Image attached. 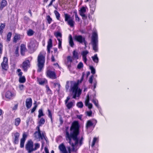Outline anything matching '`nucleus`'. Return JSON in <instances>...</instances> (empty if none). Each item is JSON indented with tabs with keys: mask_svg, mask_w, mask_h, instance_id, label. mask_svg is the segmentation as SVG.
<instances>
[{
	"mask_svg": "<svg viewBox=\"0 0 153 153\" xmlns=\"http://www.w3.org/2000/svg\"><path fill=\"white\" fill-rule=\"evenodd\" d=\"M67 60L68 63H69V64L68 65V67L69 68L71 66V63L72 62V58L70 56H68L67 57Z\"/></svg>",
	"mask_w": 153,
	"mask_h": 153,
	"instance_id": "obj_30",
	"label": "nucleus"
},
{
	"mask_svg": "<svg viewBox=\"0 0 153 153\" xmlns=\"http://www.w3.org/2000/svg\"><path fill=\"white\" fill-rule=\"evenodd\" d=\"M69 42L70 45L72 47H73L74 43L72 37L71 35H70L69 36Z\"/></svg>",
	"mask_w": 153,
	"mask_h": 153,
	"instance_id": "obj_26",
	"label": "nucleus"
},
{
	"mask_svg": "<svg viewBox=\"0 0 153 153\" xmlns=\"http://www.w3.org/2000/svg\"><path fill=\"white\" fill-rule=\"evenodd\" d=\"M94 61L96 63H97L98 62V58L97 56V54H95L94 56L92 57Z\"/></svg>",
	"mask_w": 153,
	"mask_h": 153,
	"instance_id": "obj_33",
	"label": "nucleus"
},
{
	"mask_svg": "<svg viewBox=\"0 0 153 153\" xmlns=\"http://www.w3.org/2000/svg\"><path fill=\"white\" fill-rule=\"evenodd\" d=\"M25 148L29 153L34 151L33 143L32 141L31 140L29 141L26 145Z\"/></svg>",
	"mask_w": 153,
	"mask_h": 153,
	"instance_id": "obj_6",
	"label": "nucleus"
},
{
	"mask_svg": "<svg viewBox=\"0 0 153 153\" xmlns=\"http://www.w3.org/2000/svg\"><path fill=\"white\" fill-rule=\"evenodd\" d=\"M70 87L71 91L72 92L73 98L75 99L79 97L81 93L82 90L78 88V84L73 82L67 81L65 85L66 91H68Z\"/></svg>",
	"mask_w": 153,
	"mask_h": 153,
	"instance_id": "obj_2",
	"label": "nucleus"
},
{
	"mask_svg": "<svg viewBox=\"0 0 153 153\" xmlns=\"http://www.w3.org/2000/svg\"><path fill=\"white\" fill-rule=\"evenodd\" d=\"M54 85L56 87H58V90H59L60 86V84L59 83H55Z\"/></svg>",
	"mask_w": 153,
	"mask_h": 153,
	"instance_id": "obj_54",
	"label": "nucleus"
},
{
	"mask_svg": "<svg viewBox=\"0 0 153 153\" xmlns=\"http://www.w3.org/2000/svg\"><path fill=\"white\" fill-rule=\"evenodd\" d=\"M52 47V40L49 39L48 42L47 50L49 53H50V49Z\"/></svg>",
	"mask_w": 153,
	"mask_h": 153,
	"instance_id": "obj_21",
	"label": "nucleus"
},
{
	"mask_svg": "<svg viewBox=\"0 0 153 153\" xmlns=\"http://www.w3.org/2000/svg\"><path fill=\"white\" fill-rule=\"evenodd\" d=\"M21 119L19 118H17L15 120V125L16 126H18L20 124Z\"/></svg>",
	"mask_w": 153,
	"mask_h": 153,
	"instance_id": "obj_28",
	"label": "nucleus"
},
{
	"mask_svg": "<svg viewBox=\"0 0 153 153\" xmlns=\"http://www.w3.org/2000/svg\"><path fill=\"white\" fill-rule=\"evenodd\" d=\"M46 74L48 77L52 79H54L56 78V73L55 72L50 70L47 71Z\"/></svg>",
	"mask_w": 153,
	"mask_h": 153,
	"instance_id": "obj_8",
	"label": "nucleus"
},
{
	"mask_svg": "<svg viewBox=\"0 0 153 153\" xmlns=\"http://www.w3.org/2000/svg\"><path fill=\"white\" fill-rule=\"evenodd\" d=\"M65 104H66L67 107L69 109L71 108L74 105V102H71Z\"/></svg>",
	"mask_w": 153,
	"mask_h": 153,
	"instance_id": "obj_27",
	"label": "nucleus"
},
{
	"mask_svg": "<svg viewBox=\"0 0 153 153\" xmlns=\"http://www.w3.org/2000/svg\"><path fill=\"white\" fill-rule=\"evenodd\" d=\"M89 97L88 95L87 96V99H86L85 104L86 106H87L89 108H91L92 107V105L90 103H89Z\"/></svg>",
	"mask_w": 153,
	"mask_h": 153,
	"instance_id": "obj_16",
	"label": "nucleus"
},
{
	"mask_svg": "<svg viewBox=\"0 0 153 153\" xmlns=\"http://www.w3.org/2000/svg\"><path fill=\"white\" fill-rule=\"evenodd\" d=\"M26 50L25 45L23 44H22L21 46V52L22 55H24L25 52Z\"/></svg>",
	"mask_w": 153,
	"mask_h": 153,
	"instance_id": "obj_23",
	"label": "nucleus"
},
{
	"mask_svg": "<svg viewBox=\"0 0 153 153\" xmlns=\"http://www.w3.org/2000/svg\"><path fill=\"white\" fill-rule=\"evenodd\" d=\"M73 57L74 59H78L79 58V54L76 50H74L73 52Z\"/></svg>",
	"mask_w": 153,
	"mask_h": 153,
	"instance_id": "obj_25",
	"label": "nucleus"
},
{
	"mask_svg": "<svg viewBox=\"0 0 153 153\" xmlns=\"http://www.w3.org/2000/svg\"><path fill=\"white\" fill-rule=\"evenodd\" d=\"M62 40L61 39L58 38V41H59L58 43V48H62Z\"/></svg>",
	"mask_w": 153,
	"mask_h": 153,
	"instance_id": "obj_42",
	"label": "nucleus"
},
{
	"mask_svg": "<svg viewBox=\"0 0 153 153\" xmlns=\"http://www.w3.org/2000/svg\"><path fill=\"white\" fill-rule=\"evenodd\" d=\"M30 119V117H28V119H27V120L26 121L27 123V125H28V123L29 122Z\"/></svg>",
	"mask_w": 153,
	"mask_h": 153,
	"instance_id": "obj_63",
	"label": "nucleus"
},
{
	"mask_svg": "<svg viewBox=\"0 0 153 153\" xmlns=\"http://www.w3.org/2000/svg\"><path fill=\"white\" fill-rule=\"evenodd\" d=\"M70 99V97H68L65 100V103H67L68 102V101Z\"/></svg>",
	"mask_w": 153,
	"mask_h": 153,
	"instance_id": "obj_58",
	"label": "nucleus"
},
{
	"mask_svg": "<svg viewBox=\"0 0 153 153\" xmlns=\"http://www.w3.org/2000/svg\"><path fill=\"white\" fill-rule=\"evenodd\" d=\"M39 114L38 115V117L39 118L43 116L44 114L43 113L42 110V109H40L39 110Z\"/></svg>",
	"mask_w": 153,
	"mask_h": 153,
	"instance_id": "obj_36",
	"label": "nucleus"
},
{
	"mask_svg": "<svg viewBox=\"0 0 153 153\" xmlns=\"http://www.w3.org/2000/svg\"><path fill=\"white\" fill-rule=\"evenodd\" d=\"M27 137V135L25 134H23L22 135V138L20 140V146L21 148H23L24 147V143L26 140Z\"/></svg>",
	"mask_w": 153,
	"mask_h": 153,
	"instance_id": "obj_15",
	"label": "nucleus"
},
{
	"mask_svg": "<svg viewBox=\"0 0 153 153\" xmlns=\"http://www.w3.org/2000/svg\"><path fill=\"white\" fill-rule=\"evenodd\" d=\"M38 46V43L35 40L31 41L28 47L31 49H34L35 47Z\"/></svg>",
	"mask_w": 153,
	"mask_h": 153,
	"instance_id": "obj_14",
	"label": "nucleus"
},
{
	"mask_svg": "<svg viewBox=\"0 0 153 153\" xmlns=\"http://www.w3.org/2000/svg\"><path fill=\"white\" fill-rule=\"evenodd\" d=\"M68 128L67 127L65 130L66 140L68 141L72 148L71 149L69 146H67V148L69 153H71V152H76V147L78 144H79L80 146L81 145L83 138L82 137L79 140L77 137V135L79 134V125L78 122L74 121L72 123L70 128V134L68 131Z\"/></svg>",
	"mask_w": 153,
	"mask_h": 153,
	"instance_id": "obj_1",
	"label": "nucleus"
},
{
	"mask_svg": "<svg viewBox=\"0 0 153 153\" xmlns=\"http://www.w3.org/2000/svg\"><path fill=\"white\" fill-rule=\"evenodd\" d=\"M65 21L67 22L68 24L71 27H73L75 23L73 19L71 18L70 16L68 14H64Z\"/></svg>",
	"mask_w": 153,
	"mask_h": 153,
	"instance_id": "obj_5",
	"label": "nucleus"
},
{
	"mask_svg": "<svg viewBox=\"0 0 153 153\" xmlns=\"http://www.w3.org/2000/svg\"><path fill=\"white\" fill-rule=\"evenodd\" d=\"M19 88L20 90H22L24 89V85H20L19 86Z\"/></svg>",
	"mask_w": 153,
	"mask_h": 153,
	"instance_id": "obj_55",
	"label": "nucleus"
},
{
	"mask_svg": "<svg viewBox=\"0 0 153 153\" xmlns=\"http://www.w3.org/2000/svg\"><path fill=\"white\" fill-rule=\"evenodd\" d=\"M38 81L39 84L41 85L45 84L47 82V80L45 79H38Z\"/></svg>",
	"mask_w": 153,
	"mask_h": 153,
	"instance_id": "obj_22",
	"label": "nucleus"
},
{
	"mask_svg": "<svg viewBox=\"0 0 153 153\" xmlns=\"http://www.w3.org/2000/svg\"><path fill=\"white\" fill-rule=\"evenodd\" d=\"M90 69L91 70V73L93 74H94L95 73V70L93 67H90Z\"/></svg>",
	"mask_w": 153,
	"mask_h": 153,
	"instance_id": "obj_48",
	"label": "nucleus"
},
{
	"mask_svg": "<svg viewBox=\"0 0 153 153\" xmlns=\"http://www.w3.org/2000/svg\"><path fill=\"white\" fill-rule=\"evenodd\" d=\"M28 35L31 36L33 35V31L31 30H29L27 32Z\"/></svg>",
	"mask_w": 153,
	"mask_h": 153,
	"instance_id": "obj_40",
	"label": "nucleus"
},
{
	"mask_svg": "<svg viewBox=\"0 0 153 153\" xmlns=\"http://www.w3.org/2000/svg\"><path fill=\"white\" fill-rule=\"evenodd\" d=\"M20 39V36L19 35H16L14 38L13 41L15 42H16L18 40Z\"/></svg>",
	"mask_w": 153,
	"mask_h": 153,
	"instance_id": "obj_29",
	"label": "nucleus"
},
{
	"mask_svg": "<svg viewBox=\"0 0 153 153\" xmlns=\"http://www.w3.org/2000/svg\"><path fill=\"white\" fill-rule=\"evenodd\" d=\"M14 94L12 93L11 91H7L5 94V97L7 98L11 99L14 96Z\"/></svg>",
	"mask_w": 153,
	"mask_h": 153,
	"instance_id": "obj_19",
	"label": "nucleus"
},
{
	"mask_svg": "<svg viewBox=\"0 0 153 153\" xmlns=\"http://www.w3.org/2000/svg\"><path fill=\"white\" fill-rule=\"evenodd\" d=\"M26 106L28 108H30L32 105V100L31 98L27 99L26 100Z\"/></svg>",
	"mask_w": 153,
	"mask_h": 153,
	"instance_id": "obj_17",
	"label": "nucleus"
},
{
	"mask_svg": "<svg viewBox=\"0 0 153 153\" xmlns=\"http://www.w3.org/2000/svg\"><path fill=\"white\" fill-rule=\"evenodd\" d=\"M45 153H49L48 148H47L46 147L45 148Z\"/></svg>",
	"mask_w": 153,
	"mask_h": 153,
	"instance_id": "obj_60",
	"label": "nucleus"
},
{
	"mask_svg": "<svg viewBox=\"0 0 153 153\" xmlns=\"http://www.w3.org/2000/svg\"><path fill=\"white\" fill-rule=\"evenodd\" d=\"M3 48V45L2 44L0 43V54L2 52Z\"/></svg>",
	"mask_w": 153,
	"mask_h": 153,
	"instance_id": "obj_57",
	"label": "nucleus"
},
{
	"mask_svg": "<svg viewBox=\"0 0 153 153\" xmlns=\"http://www.w3.org/2000/svg\"><path fill=\"white\" fill-rule=\"evenodd\" d=\"M25 78L24 76H21L19 77V81L20 83H23L25 82Z\"/></svg>",
	"mask_w": 153,
	"mask_h": 153,
	"instance_id": "obj_31",
	"label": "nucleus"
},
{
	"mask_svg": "<svg viewBox=\"0 0 153 153\" xmlns=\"http://www.w3.org/2000/svg\"><path fill=\"white\" fill-rule=\"evenodd\" d=\"M20 134L19 133L17 132L14 134V137L13 138L14 143L16 144H17L19 143V138Z\"/></svg>",
	"mask_w": 153,
	"mask_h": 153,
	"instance_id": "obj_18",
	"label": "nucleus"
},
{
	"mask_svg": "<svg viewBox=\"0 0 153 153\" xmlns=\"http://www.w3.org/2000/svg\"><path fill=\"white\" fill-rule=\"evenodd\" d=\"M86 7H82L80 10H79V14L82 17L83 19H86L87 18V16L85 14L86 12Z\"/></svg>",
	"mask_w": 153,
	"mask_h": 153,
	"instance_id": "obj_7",
	"label": "nucleus"
},
{
	"mask_svg": "<svg viewBox=\"0 0 153 153\" xmlns=\"http://www.w3.org/2000/svg\"><path fill=\"white\" fill-rule=\"evenodd\" d=\"M75 39L77 41L80 43L84 42V44L86 46V42L85 40V39L82 36L80 35L76 36L74 37ZM86 47V46H85Z\"/></svg>",
	"mask_w": 153,
	"mask_h": 153,
	"instance_id": "obj_10",
	"label": "nucleus"
},
{
	"mask_svg": "<svg viewBox=\"0 0 153 153\" xmlns=\"http://www.w3.org/2000/svg\"><path fill=\"white\" fill-rule=\"evenodd\" d=\"M91 43L93 50L95 52H97L98 49V35L96 32H94L93 33Z\"/></svg>",
	"mask_w": 153,
	"mask_h": 153,
	"instance_id": "obj_4",
	"label": "nucleus"
},
{
	"mask_svg": "<svg viewBox=\"0 0 153 153\" xmlns=\"http://www.w3.org/2000/svg\"><path fill=\"white\" fill-rule=\"evenodd\" d=\"M75 18L76 21H78V22H79V18L78 16V15H77L76 13L75 15Z\"/></svg>",
	"mask_w": 153,
	"mask_h": 153,
	"instance_id": "obj_56",
	"label": "nucleus"
},
{
	"mask_svg": "<svg viewBox=\"0 0 153 153\" xmlns=\"http://www.w3.org/2000/svg\"><path fill=\"white\" fill-rule=\"evenodd\" d=\"M94 103L95 105L97 107H98V101L97 100H96V99H94L92 101Z\"/></svg>",
	"mask_w": 153,
	"mask_h": 153,
	"instance_id": "obj_47",
	"label": "nucleus"
},
{
	"mask_svg": "<svg viewBox=\"0 0 153 153\" xmlns=\"http://www.w3.org/2000/svg\"><path fill=\"white\" fill-rule=\"evenodd\" d=\"M93 125L92 123L91 120H88V121L86 125V127L88 128V127H89L91 126H92Z\"/></svg>",
	"mask_w": 153,
	"mask_h": 153,
	"instance_id": "obj_34",
	"label": "nucleus"
},
{
	"mask_svg": "<svg viewBox=\"0 0 153 153\" xmlns=\"http://www.w3.org/2000/svg\"><path fill=\"white\" fill-rule=\"evenodd\" d=\"M37 107V105L36 104L34 107L33 108L31 109V113H33L36 110V108Z\"/></svg>",
	"mask_w": 153,
	"mask_h": 153,
	"instance_id": "obj_51",
	"label": "nucleus"
},
{
	"mask_svg": "<svg viewBox=\"0 0 153 153\" xmlns=\"http://www.w3.org/2000/svg\"><path fill=\"white\" fill-rule=\"evenodd\" d=\"M12 33L11 32H9L7 36V40L8 41H9L10 40V38L11 37Z\"/></svg>",
	"mask_w": 153,
	"mask_h": 153,
	"instance_id": "obj_39",
	"label": "nucleus"
},
{
	"mask_svg": "<svg viewBox=\"0 0 153 153\" xmlns=\"http://www.w3.org/2000/svg\"><path fill=\"white\" fill-rule=\"evenodd\" d=\"M97 140V138L96 137H94L93 139V140L92 142V143L91 145V146L93 147L95 145V143Z\"/></svg>",
	"mask_w": 153,
	"mask_h": 153,
	"instance_id": "obj_46",
	"label": "nucleus"
},
{
	"mask_svg": "<svg viewBox=\"0 0 153 153\" xmlns=\"http://www.w3.org/2000/svg\"><path fill=\"white\" fill-rule=\"evenodd\" d=\"M47 19L49 24H50L52 21V19L50 17V16L48 15L47 16Z\"/></svg>",
	"mask_w": 153,
	"mask_h": 153,
	"instance_id": "obj_43",
	"label": "nucleus"
},
{
	"mask_svg": "<svg viewBox=\"0 0 153 153\" xmlns=\"http://www.w3.org/2000/svg\"><path fill=\"white\" fill-rule=\"evenodd\" d=\"M30 61L29 60H27L24 61L22 65V67L23 70L25 71H27L28 68L30 67Z\"/></svg>",
	"mask_w": 153,
	"mask_h": 153,
	"instance_id": "obj_13",
	"label": "nucleus"
},
{
	"mask_svg": "<svg viewBox=\"0 0 153 153\" xmlns=\"http://www.w3.org/2000/svg\"><path fill=\"white\" fill-rule=\"evenodd\" d=\"M53 2H52V1H51L50 3L49 4V5H48V7L51 6L52 5Z\"/></svg>",
	"mask_w": 153,
	"mask_h": 153,
	"instance_id": "obj_64",
	"label": "nucleus"
},
{
	"mask_svg": "<svg viewBox=\"0 0 153 153\" xmlns=\"http://www.w3.org/2000/svg\"><path fill=\"white\" fill-rule=\"evenodd\" d=\"M58 148L61 153H69L68 151L67 150L66 148L63 143H61L59 145Z\"/></svg>",
	"mask_w": 153,
	"mask_h": 153,
	"instance_id": "obj_12",
	"label": "nucleus"
},
{
	"mask_svg": "<svg viewBox=\"0 0 153 153\" xmlns=\"http://www.w3.org/2000/svg\"><path fill=\"white\" fill-rule=\"evenodd\" d=\"M8 59L7 57H4L3 58V61L1 63V66L3 69L5 70H7L8 68L7 64Z\"/></svg>",
	"mask_w": 153,
	"mask_h": 153,
	"instance_id": "obj_9",
	"label": "nucleus"
},
{
	"mask_svg": "<svg viewBox=\"0 0 153 153\" xmlns=\"http://www.w3.org/2000/svg\"><path fill=\"white\" fill-rule=\"evenodd\" d=\"M18 104H15L14 106L12 108V109L13 110L15 111L17 109L18 107Z\"/></svg>",
	"mask_w": 153,
	"mask_h": 153,
	"instance_id": "obj_50",
	"label": "nucleus"
},
{
	"mask_svg": "<svg viewBox=\"0 0 153 153\" xmlns=\"http://www.w3.org/2000/svg\"><path fill=\"white\" fill-rule=\"evenodd\" d=\"M88 53V52L87 51H84L82 52L81 54L82 56L83 60L85 63L87 61L86 55Z\"/></svg>",
	"mask_w": 153,
	"mask_h": 153,
	"instance_id": "obj_20",
	"label": "nucleus"
},
{
	"mask_svg": "<svg viewBox=\"0 0 153 153\" xmlns=\"http://www.w3.org/2000/svg\"><path fill=\"white\" fill-rule=\"evenodd\" d=\"M83 67V64L81 62H80L78 65L77 68L78 69H80Z\"/></svg>",
	"mask_w": 153,
	"mask_h": 153,
	"instance_id": "obj_45",
	"label": "nucleus"
},
{
	"mask_svg": "<svg viewBox=\"0 0 153 153\" xmlns=\"http://www.w3.org/2000/svg\"><path fill=\"white\" fill-rule=\"evenodd\" d=\"M51 59L52 61L54 62L55 61L54 57L53 55L52 56V57L51 58Z\"/></svg>",
	"mask_w": 153,
	"mask_h": 153,
	"instance_id": "obj_62",
	"label": "nucleus"
},
{
	"mask_svg": "<svg viewBox=\"0 0 153 153\" xmlns=\"http://www.w3.org/2000/svg\"><path fill=\"white\" fill-rule=\"evenodd\" d=\"M54 35L57 38V40L58 38L61 39L62 37V34L59 32H56L55 33Z\"/></svg>",
	"mask_w": 153,
	"mask_h": 153,
	"instance_id": "obj_38",
	"label": "nucleus"
},
{
	"mask_svg": "<svg viewBox=\"0 0 153 153\" xmlns=\"http://www.w3.org/2000/svg\"><path fill=\"white\" fill-rule=\"evenodd\" d=\"M76 105L79 108H82L83 106V104L82 102H80L77 103Z\"/></svg>",
	"mask_w": 153,
	"mask_h": 153,
	"instance_id": "obj_41",
	"label": "nucleus"
},
{
	"mask_svg": "<svg viewBox=\"0 0 153 153\" xmlns=\"http://www.w3.org/2000/svg\"><path fill=\"white\" fill-rule=\"evenodd\" d=\"M45 52H42L38 56L37 65L38 67V72H40L44 67L45 60Z\"/></svg>",
	"mask_w": 153,
	"mask_h": 153,
	"instance_id": "obj_3",
	"label": "nucleus"
},
{
	"mask_svg": "<svg viewBox=\"0 0 153 153\" xmlns=\"http://www.w3.org/2000/svg\"><path fill=\"white\" fill-rule=\"evenodd\" d=\"M18 50H19V48H17L16 49V50L15 52V53L16 54H18Z\"/></svg>",
	"mask_w": 153,
	"mask_h": 153,
	"instance_id": "obj_61",
	"label": "nucleus"
},
{
	"mask_svg": "<svg viewBox=\"0 0 153 153\" xmlns=\"http://www.w3.org/2000/svg\"><path fill=\"white\" fill-rule=\"evenodd\" d=\"M54 13L55 15L56 19L58 20H59L60 17V15L59 12L57 10H55L54 11Z\"/></svg>",
	"mask_w": 153,
	"mask_h": 153,
	"instance_id": "obj_35",
	"label": "nucleus"
},
{
	"mask_svg": "<svg viewBox=\"0 0 153 153\" xmlns=\"http://www.w3.org/2000/svg\"><path fill=\"white\" fill-rule=\"evenodd\" d=\"M45 119L43 118H41L39 122V126H42V125L44 124L45 123Z\"/></svg>",
	"mask_w": 153,
	"mask_h": 153,
	"instance_id": "obj_32",
	"label": "nucleus"
},
{
	"mask_svg": "<svg viewBox=\"0 0 153 153\" xmlns=\"http://www.w3.org/2000/svg\"><path fill=\"white\" fill-rule=\"evenodd\" d=\"M92 112L91 111H89V112H87V114L89 116H90L91 114H92Z\"/></svg>",
	"mask_w": 153,
	"mask_h": 153,
	"instance_id": "obj_59",
	"label": "nucleus"
},
{
	"mask_svg": "<svg viewBox=\"0 0 153 153\" xmlns=\"http://www.w3.org/2000/svg\"><path fill=\"white\" fill-rule=\"evenodd\" d=\"M18 72L19 73L18 75L20 76H22V73L21 72V70L20 69H18L17 70Z\"/></svg>",
	"mask_w": 153,
	"mask_h": 153,
	"instance_id": "obj_53",
	"label": "nucleus"
},
{
	"mask_svg": "<svg viewBox=\"0 0 153 153\" xmlns=\"http://www.w3.org/2000/svg\"><path fill=\"white\" fill-rule=\"evenodd\" d=\"M7 4V2L5 0H2L1 3L0 9L2 10Z\"/></svg>",
	"mask_w": 153,
	"mask_h": 153,
	"instance_id": "obj_24",
	"label": "nucleus"
},
{
	"mask_svg": "<svg viewBox=\"0 0 153 153\" xmlns=\"http://www.w3.org/2000/svg\"><path fill=\"white\" fill-rule=\"evenodd\" d=\"M35 148H34V151L36 150L40 147V144L38 143H36L35 144Z\"/></svg>",
	"mask_w": 153,
	"mask_h": 153,
	"instance_id": "obj_44",
	"label": "nucleus"
},
{
	"mask_svg": "<svg viewBox=\"0 0 153 153\" xmlns=\"http://www.w3.org/2000/svg\"><path fill=\"white\" fill-rule=\"evenodd\" d=\"M5 27V25L4 24H1L0 26V34H1L3 31V29Z\"/></svg>",
	"mask_w": 153,
	"mask_h": 153,
	"instance_id": "obj_37",
	"label": "nucleus"
},
{
	"mask_svg": "<svg viewBox=\"0 0 153 153\" xmlns=\"http://www.w3.org/2000/svg\"><path fill=\"white\" fill-rule=\"evenodd\" d=\"M48 117L50 118L51 120L52 121V114L50 110L49 109L48 110Z\"/></svg>",
	"mask_w": 153,
	"mask_h": 153,
	"instance_id": "obj_49",
	"label": "nucleus"
},
{
	"mask_svg": "<svg viewBox=\"0 0 153 153\" xmlns=\"http://www.w3.org/2000/svg\"><path fill=\"white\" fill-rule=\"evenodd\" d=\"M34 135L36 139H43V138H44L45 139L43 133H41V132L36 131L35 132L34 134Z\"/></svg>",
	"mask_w": 153,
	"mask_h": 153,
	"instance_id": "obj_11",
	"label": "nucleus"
},
{
	"mask_svg": "<svg viewBox=\"0 0 153 153\" xmlns=\"http://www.w3.org/2000/svg\"><path fill=\"white\" fill-rule=\"evenodd\" d=\"M93 77L94 76L93 75H92L89 78V83H90L91 84H92V83L93 78Z\"/></svg>",
	"mask_w": 153,
	"mask_h": 153,
	"instance_id": "obj_52",
	"label": "nucleus"
}]
</instances>
